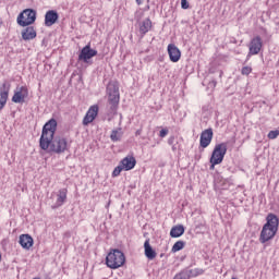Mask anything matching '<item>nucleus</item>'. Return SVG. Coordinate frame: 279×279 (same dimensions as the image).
<instances>
[{"instance_id":"nucleus-1","label":"nucleus","mask_w":279,"mask_h":279,"mask_svg":"<svg viewBox=\"0 0 279 279\" xmlns=\"http://www.w3.org/2000/svg\"><path fill=\"white\" fill-rule=\"evenodd\" d=\"M121 101V94L119 92V82L111 81L107 85V114L108 121H112L119 111V102Z\"/></svg>"},{"instance_id":"nucleus-2","label":"nucleus","mask_w":279,"mask_h":279,"mask_svg":"<svg viewBox=\"0 0 279 279\" xmlns=\"http://www.w3.org/2000/svg\"><path fill=\"white\" fill-rule=\"evenodd\" d=\"M279 227V219L276 214H268L266 217V223L263 226L259 242L267 243V241H271L274 236H276Z\"/></svg>"},{"instance_id":"nucleus-3","label":"nucleus","mask_w":279,"mask_h":279,"mask_svg":"<svg viewBox=\"0 0 279 279\" xmlns=\"http://www.w3.org/2000/svg\"><path fill=\"white\" fill-rule=\"evenodd\" d=\"M56 130H58V121L56 119L52 118L45 123L39 138V147L44 151L49 149V142L56 136Z\"/></svg>"},{"instance_id":"nucleus-4","label":"nucleus","mask_w":279,"mask_h":279,"mask_svg":"<svg viewBox=\"0 0 279 279\" xmlns=\"http://www.w3.org/2000/svg\"><path fill=\"white\" fill-rule=\"evenodd\" d=\"M106 265L109 269H119V267H123V265H125V254L119 248L113 250V252H110L107 255Z\"/></svg>"},{"instance_id":"nucleus-5","label":"nucleus","mask_w":279,"mask_h":279,"mask_svg":"<svg viewBox=\"0 0 279 279\" xmlns=\"http://www.w3.org/2000/svg\"><path fill=\"white\" fill-rule=\"evenodd\" d=\"M68 149L69 142L66 141V138L57 136L51 138L46 151H48V154H64Z\"/></svg>"},{"instance_id":"nucleus-6","label":"nucleus","mask_w":279,"mask_h":279,"mask_svg":"<svg viewBox=\"0 0 279 279\" xmlns=\"http://www.w3.org/2000/svg\"><path fill=\"white\" fill-rule=\"evenodd\" d=\"M36 10L34 9H25L17 15V25L20 27H29V25H34L36 23Z\"/></svg>"},{"instance_id":"nucleus-7","label":"nucleus","mask_w":279,"mask_h":279,"mask_svg":"<svg viewBox=\"0 0 279 279\" xmlns=\"http://www.w3.org/2000/svg\"><path fill=\"white\" fill-rule=\"evenodd\" d=\"M226 154H228V143H220L215 146L210 158L216 163H222Z\"/></svg>"},{"instance_id":"nucleus-8","label":"nucleus","mask_w":279,"mask_h":279,"mask_svg":"<svg viewBox=\"0 0 279 279\" xmlns=\"http://www.w3.org/2000/svg\"><path fill=\"white\" fill-rule=\"evenodd\" d=\"M29 97V89L26 86L16 87L12 97L13 104H25V99Z\"/></svg>"},{"instance_id":"nucleus-9","label":"nucleus","mask_w":279,"mask_h":279,"mask_svg":"<svg viewBox=\"0 0 279 279\" xmlns=\"http://www.w3.org/2000/svg\"><path fill=\"white\" fill-rule=\"evenodd\" d=\"M11 86L12 85L8 81H4L0 86V111H2L8 104V97L10 96Z\"/></svg>"},{"instance_id":"nucleus-10","label":"nucleus","mask_w":279,"mask_h":279,"mask_svg":"<svg viewBox=\"0 0 279 279\" xmlns=\"http://www.w3.org/2000/svg\"><path fill=\"white\" fill-rule=\"evenodd\" d=\"M97 56V50L90 48V44L86 45L82 48L78 60L80 62H85V64H88V60H92V58H95Z\"/></svg>"},{"instance_id":"nucleus-11","label":"nucleus","mask_w":279,"mask_h":279,"mask_svg":"<svg viewBox=\"0 0 279 279\" xmlns=\"http://www.w3.org/2000/svg\"><path fill=\"white\" fill-rule=\"evenodd\" d=\"M260 49H263V38H260V36H256L250 43L247 58H250V56H258L260 53Z\"/></svg>"},{"instance_id":"nucleus-12","label":"nucleus","mask_w":279,"mask_h":279,"mask_svg":"<svg viewBox=\"0 0 279 279\" xmlns=\"http://www.w3.org/2000/svg\"><path fill=\"white\" fill-rule=\"evenodd\" d=\"M213 129H206L201 133V140H199V147H202L203 149H206V147H208V145H210V143H213Z\"/></svg>"},{"instance_id":"nucleus-13","label":"nucleus","mask_w":279,"mask_h":279,"mask_svg":"<svg viewBox=\"0 0 279 279\" xmlns=\"http://www.w3.org/2000/svg\"><path fill=\"white\" fill-rule=\"evenodd\" d=\"M97 114H99V106L94 105L86 112L83 119V125H89V123H93L94 120L97 119Z\"/></svg>"},{"instance_id":"nucleus-14","label":"nucleus","mask_w":279,"mask_h":279,"mask_svg":"<svg viewBox=\"0 0 279 279\" xmlns=\"http://www.w3.org/2000/svg\"><path fill=\"white\" fill-rule=\"evenodd\" d=\"M168 56L171 62H180V58H182V52L180 48L175 46V44H170L168 46Z\"/></svg>"},{"instance_id":"nucleus-15","label":"nucleus","mask_w":279,"mask_h":279,"mask_svg":"<svg viewBox=\"0 0 279 279\" xmlns=\"http://www.w3.org/2000/svg\"><path fill=\"white\" fill-rule=\"evenodd\" d=\"M59 19H60V15L58 14V11L49 10L45 15L46 27H51V25H56Z\"/></svg>"},{"instance_id":"nucleus-16","label":"nucleus","mask_w":279,"mask_h":279,"mask_svg":"<svg viewBox=\"0 0 279 279\" xmlns=\"http://www.w3.org/2000/svg\"><path fill=\"white\" fill-rule=\"evenodd\" d=\"M120 165L124 169V171H132L136 167V158L133 156H128L124 157L121 161Z\"/></svg>"},{"instance_id":"nucleus-17","label":"nucleus","mask_w":279,"mask_h":279,"mask_svg":"<svg viewBox=\"0 0 279 279\" xmlns=\"http://www.w3.org/2000/svg\"><path fill=\"white\" fill-rule=\"evenodd\" d=\"M19 243L23 250H31L34 246V238L29 234H22L20 235Z\"/></svg>"},{"instance_id":"nucleus-18","label":"nucleus","mask_w":279,"mask_h":279,"mask_svg":"<svg viewBox=\"0 0 279 279\" xmlns=\"http://www.w3.org/2000/svg\"><path fill=\"white\" fill-rule=\"evenodd\" d=\"M144 254L146 258H148V260H154V258L158 256V254L156 253V250H154V247H151V244H149V239H147L144 242Z\"/></svg>"},{"instance_id":"nucleus-19","label":"nucleus","mask_w":279,"mask_h":279,"mask_svg":"<svg viewBox=\"0 0 279 279\" xmlns=\"http://www.w3.org/2000/svg\"><path fill=\"white\" fill-rule=\"evenodd\" d=\"M36 36H37V33L34 26H25V28L22 31L23 40H34Z\"/></svg>"},{"instance_id":"nucleus-20","label":"nucleus","mask_w":279,"mask_h":279,"mask_svg":"<svg viewBox=\"0 0 279 279\" xmlns=\"http://www.w3.org/2000/svg\"><path fill=\"white\" fill-rule=\"evenodd\" d=\"M66 193H69L66 189L59 190L56 202L57 208H60V206H62L64 202H66Z\"/></svg>"},{"instance_id":"nucleus-21","label":"nucleus","mask_w":279,"mask_h":279,"mask_svg":"<svg viewBox=\"0 0 279 279\" xmlns=\"http://www.w3.org/2000/svg\"><path fill=\"white\" fill-rule=\"evenodd\" d=\"M184 234V226L178 225L171 228L170 230V236L172 239H180Z\"/></svg>"},{"instance_id":"nucleus-22","label":"nucleus","mask_w":279,"mask_h":279,"mask_svg":"<svg viewBox=\"0 0 279 279\" xmlns=\"http://www.w3.org/2000/svg\"><path fill=\"white\" fill-rule=\"evenodd\" d=\"M185 269V274H187V278H197V276H203L204 274V269L203 268H194L191 269V267H186Z\"/></svg>"},{"instance_id":"nucleus-23","label":"nucleus","mask_w":279,"mask_h":279,"mask_svg":"<svg viewBox=\"0 0 279 279\" xmlns=\"http://www.w3.org/2000/svg\"><path fill=\"white\" fill-rule=\"evenodd\" d=\"M149 29H151V20L146 19L140 25V33L142 36H145V34H147V32H149Z\"/></svg>"},{"instance_id":"nucleus-24","label":"nucleus","mask_w":279,"mask_h":279,"mask_svg":"<svg viewBox=\"0 0 279 279\" xmlns=\"http://www.w3.org/2000/svg\"><path fill=\"white\" fill-rule=\"evenodd\" d=\"M121 136H123L121 128L111 131L110 138L113 143L121 141Z\"/></svg>"},{"instance_id":"nucleus-25","label":"nucleus","mask_w":279,"mask_h":279,"mask_svg":"<svg viewBox=\"0 0 279 279\" xmlns=\"http://www.w3.org/2000/svg\"><path fill=\"white\" fill-rule=\"evenodd\" d=\"M185 245H186V242H184V241H182V240L177 241V242L173 244V246H172V248H171V252H172L173 254H175V252H180L181 250H184Z\"/></svg>"},{"instance_id":"nucleus-26","label":"nucleus","mask_w":279,"mask_h":279,"mask_svg":"<svg viewBox=\"0 0 279 279\" xmlns=\"http://www.w3.org/2000/svg\"><path fill=\"white\" fill-rule=\"evenodd\" d=\"M121 171H125V170H124L123 166L121 163H119V166L116 167L112 172V178H119V175H121Z\"/></svg>"},{"instance_id":"nucleus-27","label":"nucleus","mask_w":279,"mask_h":279,"mask_svg":"<svg viewBox=\"0 0 279 279\" xmlns=\"http://www.w3.org/2000/svg\"><path fill=\"white\" fill-rule=\"evenodd\" d=\"M173 279H189V275L186 274L185 268L182 269L179 274H177Z\"/></svg>"},{"instance_id":"nucleus-28","label":"nucleus","mask_w":279,"mask_h":279,"mask_svg":"<svg viewBox=\"0 0 279 279\" xmlns=\"http://www.w3.org/2000/svg\"><path fill=\"white\" fill-rule=\"evenodd\" d=\"M278 136H279V131H278V130H276V131H270V132L268 133V138H270V140L278 138Z\"/></svg>"},{"instance_id":"nucleus-29","label":"nucleus","mask_w":279,"mask_h":279,"mask_svg":"<svg viewBox=\"0 0 279 279\" xmlns=\"http://www.w3.org/2000/svg\"><path fill=\"white\" fill-rule=\"evenodd\" d=\"M242 75H250L252 73V68L251 66H243L241 70Z\"/></svg>"},{"instance_id":"nucleus-30","label":"nucleus","mask_w":279,"mask_h":279,"mask_svg":"<svg viewBox=\"0 0 279 279\" xmlns=\"http://www.w3.org/2000/svg\"><path fill=\"white\" fill-rule=\"evenodd\" d=\"M181 8L182 10H189V1L187 0H181Z\"/></svg>"},{"instance_id":"nucleus-31","label":"nucleus","mask_w":279,"mask_h":279,"mask_svg":"<svg viewBox=\"0 0 279 279\" xmlns=\"http://www.w3.org/2000/svg\"><path fill=\"white\" fill-rule=\"evenodd\" d=\"M167 134H169V129H162V130L159 132L160 138H165V136H167Z\"/></svg>"},{"instance_id":"nucleus-32","label":"nucleus","mask_w":279,"mask_h":279,"mask_svg":"<svg viewBox=\"0 0 279 279\" xmlns=\"http://www.w3.org/2000/svg\"><path fill=\"white\" fill-rule=\"evenodd\" d=\"M215 160H216V159H211V158L209 159V162H210L209 169H210V171L215 170V166H216V165H220V163L215 162Z\"/></svg>"},{"instance_id":"nucleus-33","label":"nucleus","mask_w":279,"mask_h":279,"mask_svg":"<svg viewBox=\"0 0 279 279\" xmlns=\"http://www.w3.org/2000/svg\"><path fill=\"white\" fill-rule=\"evenodd\" d=\"M208 86L209 88H216L217 87V82L215 80H211L209 83H208Z\"/></svg>"},{"instance_id":"nucleus-34","label":"nucleus","mask_w":279,"mask_h":279,"mask_svg":"<svg viewBox=\"0 0 279 279\" xmlns=\"http://www.w3.org/2000/svg\"><path fill=\"white\" fill-rule=\"evenodd\" d=\"M175 141V137L174 136H171L169 140H168V145H173Z\"/></svg>"},{"instance_id":"nucleus-35","label":"nucleus","mask_w":279,"mask_h":279,"mask_svg":"<svg viewBox=\"0 0 279 279\" xmlns=\"http://www.w3.org/2000/svg\"><path fill=\"white\" fill-rule=\"evenodd\" d=\"M195 160H202V154L195 155Z\"/></svg>"},{"instance_id":"nucleus-36","label":"nucleus","mask_w":279,"mask_h":279,"mask_svg":"<svg viewBox=\"0 0 279 279\" xmlns=\"http://www.w3.org/2000/svg\"><path fill=\"white\" fill-rule=\"evenodd\" d=\"M137 5H143V0H136Z\"/></svg>"},{"instance_id":"nucleus-37","label":"nucleus","mask_w":279,"mask_h":279,"mask_svg":"<svg viewBox=\"0 0 279 279\" xmlns=\"http://www.w3.org/2000/svg\"><path fill=\"white\" fill-rule=\"evenodd\" d=\"M135 134L136 136H141V130H137Z\"/></svg>"},{"instance_id":"nucleus-38","label":"nucleus","mask_w":279,"mask_h":279,"mask_svg":"<svg viewBox=\"0 0 279 279\" xmlns=\"http://www.w3.org/2000/svg\"><path fill=\"white\" fill-rule=\"evenodd\" d=\"M175 149H177V148H175V145H172V150L175 151Z\"/></svg>"},{"instance_id":"nucleus-39","label":"nucleus","mask_w":279,"mask_h":279,"mask_svg":"<svg viewBox=\"0 0 279 279\" xmlns=\"http://www.w3.org/2000/svg\"><path fill=\"white\" fill-rule=\"evenodd\" d=\"M1 25H3V21L0 20V27H1Z\"/></svg>"},{"instance_id":"nucleus-40","label":"nucleus","mask_w":279,"mask_h":279,"mask_svg":"<svg viewBox=\"0 0 279 279\" xmlns=\"http://www.w3.org/2000/svg\"><path fill=\"white\" fill-rule=\"evenodd\" d=\"M41 44L45 45V39H43Z\"/></svg>"},{"instance_id":"nucleus-41","label":"nucleus","mask_w":279,"mask_h":279,"mask_svg":"<svg viewBox=\"0 0 279 279\" xmlns=\"http://www.w3.org/2000/svg\"><path fill=\"white\" fill-rule=\"evenodd\" d=\"M0 263H1V253H0Z\"/></svg>"}]
</instances>
